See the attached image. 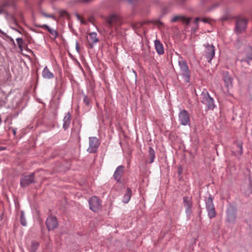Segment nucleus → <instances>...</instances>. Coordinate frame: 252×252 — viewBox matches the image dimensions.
Here are the masks:
<instances>
[{
	"label": "nucleus",
	"instance_id": "obj_1",
	"mask_svg": "<svg viewBox=\"0 0 252 252\" xmlns=\"http://www.w3.org/2000/svg\"><path fill=\"white\" fill-rule=\"evenodd\" d=\"M122 24L120 18L116 15H111L106 19L104 31L106 33L111 34L114 30L117 31Z\"/></svg>",
	"mask_w": 252,
	"mask_h": 252
},
{
	"label": "nucleus",
	"instance_id": "obj_2",
	"mask_svg": "<svg viewBox=\"0 0 252 252\" xmlns=\"http://www.w3.org/2000/svg\"><path fill=\"white\" fill-rule=\"evenodd\" d=\"M180 74L184 77L185 81L189 83L190 81V71L189 69L187 62L181 58L178 61Z\"/></svg>",
	"mask_w": 252,
	"mask_h": 252
},
{
	"label": "nucleus",
	"instance_id": "obj_3",
	"mask_svg": "<svg viewBox=\"0 0 252 252\" xmlns=\"http://www.w3.org/2000/svg\"><path fill=\"white\" fill-rule=\"evenodd\" d=\"M16 0H5L0 5V13L7 12L16 8Z\"/></svg>",
	"mask_w": 252,
	"mask_h": 252
},
{
	"label": "nucleus",
	"instance_id": "obj_4",
	"mask_svg": "<svg viewBox=\"0 0 252 252\" xmlns=\"http://www.w3.org/2000/svg\"><path fill=\"white\" fill-rule=\"evenodd\" d=\"M178 120L180 124L183 126L189 125L190 115L189 113L185 110H181L178 115Z\"/></svg>",
	"mask_w": 252,
	"mask_h": 252
},
{
	"label": "nucleus",
	"instance_id": "obj_5",
	"mask_svg": "<svg viewBox=\"0 0 252 252\" xmlns=\"http://www.w3.org/2000/svg\"><path fill=\"white\" fill-rule=\"evenodd\" d=\"M238 60L242 63L246 62L248 65H250V61L252 60V48L251 47H247L242 57L240 56Z\"/></svg>",
	"mask_w": 252,
	"mask_h": 252
},
{
	"label": "nucleus",
	"instance_id": "obj_6",
	"mask_svg": "<svg viewBox=\"0 0 252 252\" xmlns=\"http://www.w3.org/2000/svg\"><path fill=\"white\" fill-rule=\"evenodd\" d=\"M90 208L94 212L98 211L101 207V202L96 196L92 197L89 201Z\"/></svg>",
	"mask_w": 252,
	"mask_h": 252
},
{
	"label": "nucleus",
	"instance_id": "obj_7",
	"mask_svg": "<svg viewBox=\"0 0 252 252\" xmlns=\"http://www.w3.org/2000/svg\"><path fill=\"white\" fill-rule=\"evenodd\" d=\"M99 145L98 139L94 137L89 138V147L88 151L91 153H95Z\"/></svg>",
	"mask_w": 252,
	"mask_h": 252
},
{
	"label": "nucleus",
	"instance_id": "obj_8",
	"mask_svg": "<svg viewBox=\"0 0 252 252\" xmlns=\"http://www.w3.org/2000/svg\"><path fill=\"white\" fill-rule=\"evenodd\" d=\"M202 102L207 105L208 109L213 110L215 107L214 100L210 96L208 93L203 94Z\"/></svg>",
	"mask_w": 252,
	"mask_h": 252
},
{
	"label": "nucleus",
	"instance_id": "obj_9",
	"mask_svg": "<svg viewBox=\"0 0 252 252\" xmlns=\"http://www.w3.org/2000/svg\"><path fill=\"white\" fill-rule=\"evenodd\" d=\"M34 182V173H32L29 175L23 176L21 178L20 184L22 187L25 188Z\"/></svg>",
	"mask_w": 252,
	"mask_h": 252
},
{
	"label": "nucleus",
	"instance_id": "obj_10",
	"mask_svg": "<svg viewBox=\"0 0 252 252\" xmlns=\"http://www.w3.org/2000/svg\"><path fill=\"white\" fill-rule=\"evenodd\" d=\"M46 226L49 230H53L58 226V221L56 217H49L46 222Z\"/></svg>",
	"mask_w": 252,
	"mask_h": 252
},
{
	"label": "nucleus",
	"instance_id": "obj_11",
	"mask_svg": "<svg viewBox=\"0 0 252 252\" xmlns=\"http://www.w3.org/2000/svg\"><path fill=\"white\" fill-rule=\"evenodd\" d=\"M184 206L186 208V213L187 215H190L191 213L192 203L191 198L189 196L183 197Z\"/></svg>",
	"mask_w": 252,
	"mask_h": 252
},
{
	"label": "nucleus",
	"instance_id": "obj_12",
	"mask_svg": "<svg viewBox=\"0 0 252 252\" xmlns=\"http://www.w3.org/2000/svg\"><path fill=\"white\" fill-rule=\"evenodd\" d=\"M247 22L245 19H240L237 21L236 23V30L238 32H241L244 31L247 26Z\"/></svg>",
	"mask_w": 252,
	"mask_h": 252
},
{
	"label": "nucleus",
	"instance_id": "obj_13",
	"mask_svg": "<svg viewBox=\"0 0 252 252\" xmlns=\"http://www.w3.org/2000/svg\"><path fill=\"white\" fill-rule=\"evenodd\" d=\"M227 220L229 222H233L236 218L235 212L232 207H229L226 211Z\"/></svg>",
	"mask_w": 252,
	"mask_h": 252
},
{
	"label": "nucleus",
	"instance_id": "obj_14",
	"mask_svg": "<svg viewBox=\"0 0 252 252\" xmlns=\"http://www.w3.org/2000/svg\"><path fill=\"white\" fill-rule=\"evenodd\" d=\"M190 19L186 18L185 16L183 15H175L174 16L171 20V22L172 23H175L178 21H181L185 24H189L190 22Z\"/></svg>",
	"mask_w": 252,
	"mask_h": 252
},
{
	"label": "nucleus",
	"instance_id": "obj_15",
	"mask_svg": "<svg viewBox=\"0 0 252 252\" xmlns=\"http://www.w3.org/2000/svg\"><path fill=\"white\" fill-rule=\"evenodd\" d=\"M223 80L227 88H229L232 87L233 79L228 72H224L223 73Z\"/></svg>",
	"mask_w": 252,
	"mask_h": 252
},
{
	"label": "nucleus",
	"instance_id": "obj_16",
	"mask_svg": "<svg viewBox=\"0 0 252 252\" xmlns=\"http://www.w3.org/2000/svg\"><path fill=\"white\" fill-rule=\"evenodd\" d=\"M215 55L214 47L213 45H208L206 47L205 51V56L207 58L209 59L208 61L210 62L213 58Z\"/></svg>",
	"mask_w": 252,
	"mask_h": 252
},
{
	"label": "nucleus",
	"instance_id": "obj_17",
	"mask_svg": "<svg viewBox=\"0 0 252 252\" xmlns=\"http://www.w3.org/2000/svg\"><path fill=\"white\" fill-rule=\"evenodd\" d=\"M88 41L90 46L91 47H93V44L95 43L98 41V39L97 37V33L94 32L90 33L89 34V38H88Z\"/></svg>",
	"mask_w": 252,
	"mask_h": 252
},
{
	"label": "nucleus",
	"instance_id": "obj_18",
	"mask_svg": "<svg viewBox=\"0 0 252 252\" xmlns=\"http://www.w3.org/2000/svg\"><path fill=\"white\" fill-rule=\"evenodd\" d=\"M124 166L121 165L117 167L114 174V179L116 181H119L120 180L121 178L124 173Z\"/></svg>",
	"mask_w": 252,
	"mask_h": 252
},
{
	"label": "nucleus",
	"instance_id": "obj_19",
	"mask_svg": "<svg viewBox=\"0 0 252 252\" xmlns=\"http://www.w3.org/2000/svg\"><path fill=\"white\" fill-rule=\"evenodd\" d=\"M155 46L157 52L159 55H162L164 53V50L162 44L158 40L155 41Z\"/></svg>",
	"mask_w": 252,
	"mask_h": 252
},
{
	"label": "nucleus",
	"instance_id": "obj_20",
	"mask_svg": "<svg viewBox=\"0 0 252 252\" xmlns=\"http://www.w3.org/2000/svg\"><path fill=\"white\" fill-rule=\"evenodd\" d=\"M42 75L44 78L47 79H52L54 77L53 73L50 72L49 68L47 66H45L43 69Z\"/></svg>",
	"mask_w": 252,
	"mask_h": 252
},
{
	"label": "nucleus",
	"instance_id": "obj_21",
	"mask_svg": "<svg viewBox=\"0 0 252 252\" xmlns=\"http://www.w3.org/2000/svg\"><path fill=\"white\" fill-rule=\"evenodd\" d=\"M63 127L64 129H67L70 124L71 121V115L69 113H68L63 118Z\"/></svg>",
	"mask_w": 252,
	"mask_h": 252
},
{
	"label": "nucleus",
	"instance_id": "obj_22",
	"mask_svg": "<svg viewBox=\"0 0 252 252\" xmlns=\"http://www.w3.org/2000/svg\"><path fill=\"white\" fill-rule=\"evenodd\" d=\"M131 195V190L129 188H127L123 197V202L127 203L130 200Z\"/></svg>",
	"mask_w": 252,
	"mask_h": 252
},
{
	"label": "nucleus",
	"instance_id": "obj_23",
	"mask_svg": "<svg viewBox=\"0 0 252 252\" xmlns=\"http://www.w3.org/2000/svg\"><path fill=\"white\" fill-rule=\"evenodd\" d=\"M39 27L43 29H46L50 34L54 35L55 37L57 36L58 33L57 32L54 30L51 29L48 26L46 25H43L42 26H40Z\"/></svg>",
	"mask_w": 252,
	"mask_h": 252
},
{
	"label": "nucleus",
	"instance_id": "obj_24",
	"mask_svg": "<svg viewBox=\"0 0 252 252\" xmlns=\"http://www.w3.org/2000/svg\"><path fill=\"white\" fill-rule=\"evenodd\" d=\"M207 210L215 208L213 204V199L210 196L206 201Z\"/></svg>",
	"mask_w": 252,
	"mask_h": 252
},
{
	"label": "nucleus",
	"instance_id": "obj_25",
	"mask_svg": "<svg viewBox=\"0 0 252 252\" xmlns=\"http://www.w3.org/2000/svg\"><path fill=\"white\" fill-rule=\"evenodd\" d=\"M148 153H149V157L150 158V163H152L154 161V160L155 158V151L152 148L150 147L149 149Z\"/></svg>",
	"mask_w": 252,
	"mask_h": 252
},
{
	"label": "nucleus",
	"instance_id": "obj_26",
	"mask_svg": "<svg viewBox=\"0 0 252 252\" xmlns=\"http://www.w3.org/2000/svg\"><path fill=\"white\" fill-rule=\"evenodd\" d=\"M38 247V243L35 241H32L30 246V252H35L36 250Z\"/></svg>",
	"mask_w": 252,
	"mask_h": 252
},
{
	"label": "nucleus",
	"instance_id": "obj_27",
	"mask_svg": "<svg viewBox=\"0 0 252 252\" xmlns=\"http://www.w3.org/2000/svg\"><path fill=\"white\" fill-rule=\"evenodd\" d=\"M16 40L17 42V44L19 48L20 49L21 51L23 50V46L24 44V41L23 38L18 37L16 39Z\"/></svg>",
	"mask_w": 252,
	"mask_h": 252
},
{
	"label": "nucleus",
	"instance_id": "obj_28",
	"mask_svg": "<svg viewBox=\"0 0 252 252\" xmlns=\"http://www.w3.org/2000/svg\"><path fill=\"white\" fill-rule=\"evenodd\" d=\"M207 211H208V214L209 217L210 219L215 218L216 217V213L215 211V208H212V209H208Z\"/></svg>",
	"mask_w": 252,
	"mask_h": 252
},
{
	"label": "nucleus",
	"instance_id": "obj_29",
	"mask_svg": "<svg viewBox=\"0 0 252 252\" xmlns=\"http://www.w3.org/2000/svg\"><path fill=\"white\" fill-rule=\"evenodd\" d=\"M20 220L21 224L23 225V226H26L27 225V222L25 220L23 212L21 213Z\"/></svg>",
	"mask_w": 252,
	"mask_h": 252
},
{
	"label": "nucleus",
	"instance_id": "obj_30",
	"mask_svg": "<svg viewBox=\"0 0 252 252\" xmlns=\"http://www.w3.org/2000/svg\"><path fill=\"white\" fill-rule=\"evenodd\" d=\"M209 20L210 19L207 18H200L198 17L195 19V23H197L200 21H201L205 23H208L209 22Z\"/></svg>",
	"mask_w": 252,
	"mask_h": 252
},
{
	"label": "nucleus",
	"instance_id": "obj_31",
	"mask_svg": "<svg viewBox=\"0 0 252 252\" xmlns=\"http://www.w3.org/2000/svg\"><path fill=\"white\" fill-rule=\"evenodd\" d=\"M42 14L45 17L50 18H52L53 19H55V16L53 14H47V13H46L45 12H42Z\"/></svg>",
	"mask_w": 252,
	"mask_h": 252
},
{
	"label": "nucleus",
	"instance_id": "obj_32",
	"mask_svg": "<svg viewBox=\"0 0 252 252\" xmlns=\"http://www.w3.org/2000/svg\"><path fill=\"white\" fill-rule=\"evenodd\" d=\"M237 147L239 149V152L240 154L243 153V146L242 144L241 143H237Z\"/></svg>",
	"mask_w": 252,
	"mask_h": 252
},
{
	"label": "nucleus",
	"instance_id": "obj_33",
	"mask_svg": "<svg viewBox=\"0 0 252 252\" xmlns=\"http://www.w3.org/2000/svg\"><path fill=\"white\" fill-rule=\"evenodd\" d=\"M83 102L86 105H89L90 104V100L86 95L84 96Z\"/></svg>",
	"mask_w": 252,
	"mask_h": 252
},
{
	"label": "nucleus",
	"instance_id": "obj_34",
	"mask_svg": "<svg viewBox=\"0 0 252 252\" xmlns=\"http://www.w3.org/2000/svg\"><path fill=\"white\" fill-rule=\"evenodd\" d=\"M61 15L62 16H65L68 15V13L65 11H61Z\"/></svg>",
	"mask_w": 252,
	"mask_h": 252
},
{
	"label": "nucleus",
	"instance_id": "obj_35",
	"mask_svg": "<svg viewBox=\"0 0 252 252\" xmlns=\"http://www.w3.org/2000/svg\"><path fill=\"white\" fill-rule=\"evenodd\" d=\"M18 16H19V20L20 21L23 22L24 20V18H23V16L22 14L21 13H19L18 14Z\"/></svg>",
	"mask_w": 252,
	"mask_h": 252
},
{
	"label": "nucleus",
	"instance_id": "obj_36",
	"mask_svg": "<svg viewBox=\"0 0 252 252\" xmlns=\"http://www.w3.org/2000/svg\"><path fill=\"white\" fill-rule=\"evenodd\" d=\"M76 49L77 52L79 53V50H80V47H79V45L78 42L76 43Z\"/></svg>",
	"mask_w": 252,
	"mask_h": 252
},
{
	"label": "nucleus",
	"instance_id": "obj_37",
	"mask_svg": "<svg viewBox=\"0 0 252 252\" xmlns=\"http://www.w3.org/2000/svg\"><path fill=\"white\" fill-rule=\"evenodd\" d=\"M77 18H78V19H79L80 20V21L82 23L85 24V22H84V21L82 19V18L79 15H77Z\"/></svg>",
	"mask_w": 252,
	"mask_h": 252
},
{
	"label": "nucleus",
	"instance_id": "obj_38",
	"mask_svg": "<svg viewBox=\"0 0 252 252\" xmlns=\"http://www.w3.org/2000/svg\"><path fill=\"white\" fill-rule=\"evenodd\" d=\"M158 25L159 26L163 25V23L160 21L158 22Z\"/></svg>",
	"mask_w": 252,
	"mask_h": 252
},
{
	"label": "nucleus",
	"instance_id": "obj_39",
	"mask_svg": "<svg viewBox=\"0 0 252 252\" xmlns=\"http://www.w3.org/2000/svg\"><path fill=\"white\" fill-rule=\"evenodd\" d=\"M14 22L16 25H17V20L16 19H14Z\"/></svg>",
	"mask_w": 252,
	"mask_h": 252
},
{
	"label": "nucleus",
	"instance_id": "obj_40",
	"mask_svg": "<svg viewBox=\"0 0 252 252\" xmlns=\"http://www.w3.org/2000/svg\"><path fill=\"white\" fill-rule=\"evenodd\" d=\"M13 29H14V30H15L16 32H19V33H21V32H20V31L19 30H17V29H14V28H13Z\"/></svg>",
	"mask_w": 252,
	"mask_h": 252
},
{
	"label": "nucleus",
	"instance_id": "obj_41",
	"mask_svg": "<svg viewBox=\"0 0 252 252\" xmlns=\"http://www.w3.org/2000/svg\"><path fill=\"white\" fill-rule=\"evenodd\" d=\"M11 40L13 42V43H14V41L12 38L11 39Z\"/></svg>",
	"mask_w": 252,
	"mask_h": 252
},
{
	"label": "nucleus",
	"instance_id": "obj_42",
	"mask_svg": "<svg viewBox=\"0 0 252 252\" xmlns=\"http://www.w3.org/2000/svg\"><path fill=\"white\" fill-rule=\"evenodd\" d=\"M2 215H3V214H2L1 216V219H2Z\"/></svg>",
	"mask_w": 252,
	"mask_h": 252
},
{
	"label": "nucleus",
	"instance_id": "obj_43",
	"mask_svg": "<svg viewBox=\"0 0 252 252\" xmlns=\"http://www.w3.org/2000/svg\"><path fill=\"white\" fill-rule=\"evenodd\" d=\"M13 133H14V134H15L16 132H15V131H13Z\"/></svg>",
	"mask_w": 252,
	"mask_h": 252
}]
</instances>
